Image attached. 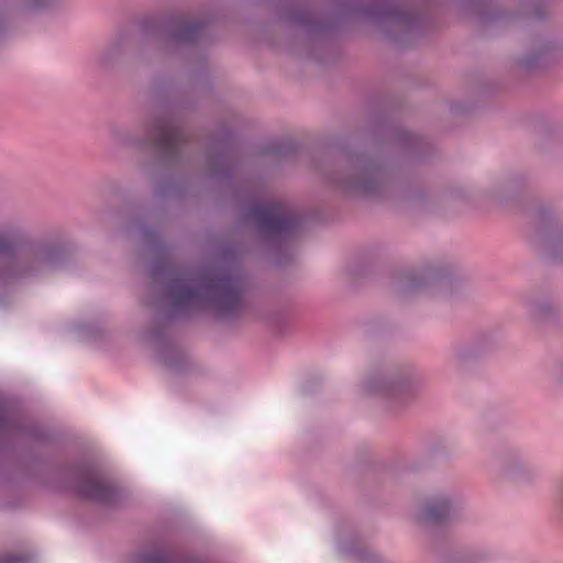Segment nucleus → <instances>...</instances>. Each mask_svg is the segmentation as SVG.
Returning <instances> with one entry per match:
<instances>
[{"mask_svg":"<svg viewBox=\"0 0 563 563\" xmlns=\"http://www.w3.org/2000/svg\"><path fill=\"white\" fill-rule=\"evenodd\" d=\"M211 296L224 309H235L241 301V291L230 276H199L176 279L170 287V298L176 307L202 302Z\"/></svg>","mask_w":563,"mask_h":563,"instance_id":"1","label":"nucleus"},{"mask_svg":"<svg viewBox=\"0 0 563 563\" xmlns=\"http://www.w3.org/2000/svg\"><path fill=\"white\" fill-rule=\"evenodd\" d=\"M253 217L263 230L272 233L290 232L299 223V218L290 208L278 201L256 206L253 209Z\"/></svg>","mask_w":563,"mask_h":563,"instance_id":"2","label":"nucleus"},{"mask_svg":"<svg viewBox=\"0 0 563 563\" xmlns=\"http://www.w3.org/2000/svg\"><path fill=\"white\" fill-rule=\"evenodd\" d=\"M29 260L21 253L18 246L7 236L0 234V275L15 277L29 273L25 267Z\"/></svg>","mask_w":563,"mask_h":563,"instance_id":"3","label":"nucleus"},{"mask_svg":"<svg viewBox=\"0 0 563 563\" xmlns=\"http://www.w3.org/2000/svg\"><path fill=\"white\" fill-rule=\"evenodd\" d=\"M184 142V133L170 121H159L155 126L154 143L166 152H175Z\"/></svg>","mask_w":563,"mask_h":563,"instance_id":"4","label":"nucleus"},{"mask_svg":"<svg viewBox=\"0 0 563 563\" xmlns=\"http://www.w3.org/2000/svg\"><path fill=\"white\" fill-rule=\"evenodd\" d=\"M79 494L91 499L106 501L111 495L109 483L95 476H86L79 484Z\"/></svg>","mask_w":563,"mask_h":563,"instance_id":"5","label":"nucleus"},{"mask_svg":"<svg viewBox=\"0 0 563 563\" xmlns=\"http://www.w3.org/2000/svg\"><path fill=\"white\" fill-rule=\"evenodd\" d=\"M449 510V503L446 500H440L426 509L424 518L432 521H441L446 518Z\"/></svg>","mask_w":563,"mask_h":563,"instance_id":"6","label":"nucleus"},{"mask_svg":"<svg viewBox=\"0 0 563 563\" xmlns=\"http://www.w3.org/2000/svg\"><path fill=\"white\" fill-rule=\"evenodd\" d=\"M164 558L162 554H156L154 558H151L146 561V563H162Z\"/></svg>","mask_w":563,"mask_h":563,"instance_id":"7","label":"nucleus"}]
</instances>
